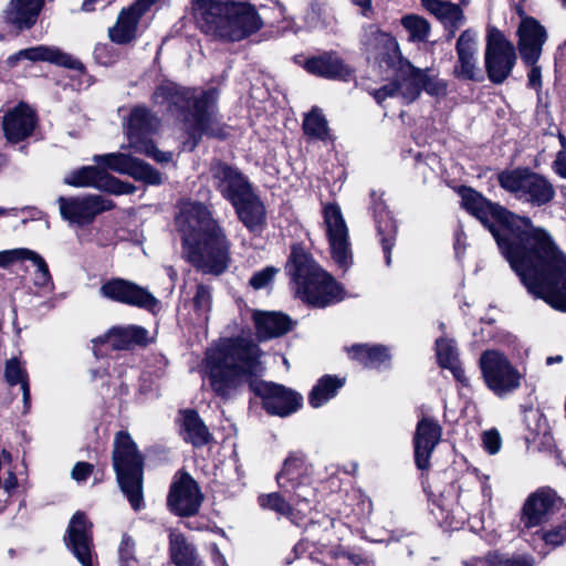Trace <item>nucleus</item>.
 <instances>
[{"instance_id":"21","label":"nucleus","mask_w":566,"mask_h":566,"mask_svg":"<svg viewBox=\"0 0 566 566\" xmlns=\"http://www.w3.org/2000/svg\"><path fill=\"white\" fill-rule=\"evenodd\" d=\"M210 174L213 186L230 202L252 189L248 179L237 168L220 160L211 163Z\"/></svg>"},{"instance_id":"30","label":"nucleus","mask_w":566,"mask_h":566,"mask_svg":"<svg viewBox=\"0 0 566 566\" xmlns=\"http://www.w3.org/2000/svg\"><path fill=\"white\" fill-rule=\"evenodd\" d=\"M312 467L306 462L302 452H291L283 463L282 470L276 474V482L284 492H290L298 481L308 480Z\"/></svg>"},{"instance_id":"40","label":"nucleus","mask_w":566,"mask_h":566,"mask_svg":"<svg viewBox=\"0 0 566 566\" xmlns=\"http://www.w3.org/2000/svg\"><path fill=\"white\" fill-rule=\"evenodd\" d=\"M349 354L367 368H381L389 365L388 349L381 345H354L349 349Z\"/></svg>"},{"instance_id":"13","label":"nucleus","mask_w":566,"mask_h":566,"mask_svg":"<svg viewBox=\"0 0 566 566\" xmlns=\"http://www.w3.org/2000/svg\"><path fill=\"white\" fill-rule=\"evenodd\" d=\"M203 496L198 483L185 471H178L170 484L167 505L178 516H192L200 509Z\"/></svg>"},{"instance_id":"24","label":"nucleus","mask_w":566,"mask_h":566,"mask_svg":"<svg viewBox=\"0 0 566 566\" xmlns=\"http://www.w3.org/2000/svg\"><path fill=\"white\" fill-rule=\"evenodd\" d=\"M566 514V503L551 486H541L533 491V527L554 522Z\"/></svg>"},{"instance_id":"10","label":"nucleus","mask_w":566,"mask_h":566,"mask_svg":"<svg viewBox=\"0 0 566 566\" xmlns=\"http://www.w3.org/2000/svg\"><path fill=\"white\" fill-rule=\"evenodd\" d=\"M480 367L488 387L497 396H505L521 385L522 375L497 350H486L481 355Z\"/></svg>"},{"instance_id":"50","label":"nucleus","mask_w":566,"mask_h":566,"mask_svg":"<svg viewBox=\"0 0 566 566\" xmlns=\"http://www.w3.org/2000/svg\"><path fill=\"white\" fill-rule=\"evenodd\" d=\"M259 504L285 517L291 516L293 512L291 504L276 492L260 495Z\"/></svg>"},{"instance_id":"38","label":"nucleus","mask_w":566,"mask_h":566,"mask_svg":"<svg viewBox=\"0 0 566 566\" xmlns=\"http://www.w3.org/2000/svg\"><path fill=\"white\" fill-rule=\"evenodd\" d=\"M427 10L433 14L446 28L450 29L453 36L464 22V14L459 4L453 2H424Z\"/></svg>"},{"instance_id":"58","label":"nucleus","mask_w":566,"mask_h":566,"mask_svg":"<svg viewBox=\"0 0 566 566\" xmlns=\"http://www.w3.org/2000/svg\"><path fill=\"white\" fill-rule=\"evenodd\" d=\"M29 250L27 248H17L0 251V268L6 269L17 262L27 261Z\"/></svg>"},{"instance_id":"23","label":"nucleus","mask_w":566,"mask_h":566,"mask_svg":"<svg viewBox=\"0 0 566 566\" xmlns=\"http://www.w3.org/2000/svg\"><path fill=\"white\" fill-rule=\"evenodd\" d=\"M361 42L369 57L380 65L384 63L387 66H394L400 59L397 41L376 25L365 29Z\"/></svg>"},{"instance_id":"5","label":"nucleus","mask_w":566,"mask_h":566,"mask_svg":"<svg viewBox=\"0 0 566 566\" xmlns=\"http://www.w3.org/2000/svg\"><path fill=\"white\" fill-rule=\"evenodd\" d=\"M533 297L556 311L566 308V254L552 234L533 226Z\"/></svg>"},{"instance_id":"39","label":"nucleus","mask_w":566,"mask_h":566,"mask_svg":"<svg viewBox=\"0 0 566 566\" xmlns=\"http://www.w3.org/2000/svg\"><path fill=\"white\" fill-rule=\"evenodd\" d=\"M420 69L407 63L400 70V78L395 81L397 87V96L401 97L405 103H412L421 93Z\"/></svg>"},{"instance_id":"36","label":"nucleus","mask_w":566,"mask_h":566,"mask_svg":"<svg viewBox=\"0 0 566 566\" xmlns=\"http://www.w3.org/2000/svg\"><path fill=\"white\" fill-rule=\"evenodd\" d=\"M438 363L442 368L449 369L454 378L464 384L467 381L464 369L461 367L458 349L453 339L440 337L436 340Z\"/></svg>"},{"instance_id":"9","label":"nucleus","mask_w":566,"mask_h":566,"mask_svg":"<svg viewBox=\"0 0 566 566\" xmlns=\"http://www.w3.org/2000/svg\"><path fill=\"white\" fill-rule=\"evenodd\" d=\"M159 119L146 106H135L125 123L128 138V148L137 154H144L157 163H169L172 154L159 150L150 139V135L158 128Z\"/></svg>"},{"instance_id":"2","label":"nucleus","mask_w":566,"mask_h":566,"mask_svg":"<svg viewBox=\"0 0 566 566\" xmlns=\"http://www.w3.org/2000/svg\"><path fill=\"white\" fill-rule=\"evenodd\" d=\"M261 349L243 337L224 338L207 350L203 374L212 392L228 401L262 371Z\"/></svg>"},{"instance_id":"45","label":"nucleus","mask_w":566,"mask_h":566,"mask_svg":"<svg viewBox=\"0 0 566 566\" xmlns=\"http://www.w3.org/2000/svg\"><path fill=\"white\" fill-rule=\"evenodd\" d=\"M547 31L538 20L533 18V90L542 85L541 69L535 65L541 56L543 44L547 40Z\"/></svg>"},{"instance_id":"43","label":"nucleus","mask_w":566,"mask_h":566,"mask_svg":"<svg viewBox=\"0 0 566 566\" xmlns=\"http://www.w3.org/2000/svg\"><path fill=\"white\" fill-rule=\"evenodd\" d=\"M4 379L10 386L20 384L23 394V402L28 406L30 401L29 377L25 368L15 357L7 360L4 367Z\"/></svg>"},{"instance_id":"26","label":"nucleus","mask_w":566,"mask_h":566,"mask_svg":"<svg viewBox=\"0 0 566 566\" xmlns=\"http://www.w3.org/2000/svg\"><path fill=\"white\" fill-rule=\"evenodd\" d=\"M150 2H133L124 8L114 27L108 29L109 39L117 44H127L136 36L142 15L148 10Z\"/></svg>"},{"instance_id":"8","label":"nucleus","mask_w":566,"mask_h":566,"mask_svg":"<svg viewBox=\"0 0 566 566\" xmlns=\"http://www.w3.org/2000/svg\"><path fill=\"white\" fill-rule=\"evenodd\" d=\"M113 465L120 490L127 496L132 507L138 511L143 506L144 459L136 443L127 432L119 431L114 440Z\"/></svg>"},{"instance_id":"64","label":"nucleus","mask_w":566,"mask_h":566,"mask_svg":"<svg viewBox=\"0 0 566 566\" xmlns=\"http://www.w3.org/2000/svg\"><path fill=\"white\" fill-rule=\"evenodd\" d=\"M211 559L216 566H229L226 562L224 556L221 554L220 549L216 544L210 546Z\"/></svg>"},{"instance_id":"12","label":"nucleus","mask_w":566,"mask_h":566,"mask_svg":"<svg viewBox=\"0 0 566 566\" xmlns=\"http://www.w3.org/2000/svg\"><path fill=\"white\" fill-rule=\"evenodd\" d=\"M323 218L332 258L339 268L346 270L352 264L353 255L348 229L340 208L335 203L325 205Z\"/></svg>"},{"instance_id":"59","label":"nucleus","mask_w":566,"mask_h":566,"mask_svg":"<svg viewBox=\"0 0 566 566\" xmlns=\"http://www.w3.org/2000/svg\"><path fill=\"white\" fill-rule=\"evenodd\" d=\"M483 448L490 454H496L502 446L500 432L496 429H490L482 433Z\"/></svg>"},{"instance_id":"47","label":"nucleus","mask_w":566,"mask_h":566,"mask_svg":"<svg viewBox=\"0 0 566 566\" xmlns=\"http://www.w3.org/2000/svg\"><path fill=\"white\" fill-rule=\"evenodd\" d=\"M304 133L313 138L325 140L328 137L327 120L321 109L314 107L303 122Z\"/></svg>"},{"instance_id":"31","label":"nucleus","mask_w":566,"mask_h":566,"mask_svg":"<svg viewBox=\"0 0 566 566\" xmlns=\"http://www.w3.org/2000/svg\"><path fill=\"white\" fill-rule=\"evenodd\" d=\"M253 319L260 340L280 337L291 331L292 319L280 312H255Z\"/></svg>"},{"instance_id":"53","label":"nucleus","mask_w":566,"mask_h":566,"mask_svg":"<svg viewBox=\"0 0 566 566\" xmlns=\"http://www.w3.org/2000/svg\"><path fill=\"white\" fill-rule=\"evenodd\" d=\"M405 29L410 33V39L415 41H423L427 39L430 27L429 23L417 15H407L401 20Z\"/></svg>"},{"instance_id":"4","label":"nucleus","mask_w":566,"mask_h":566,"mask_svg":"<svg viewBox=\"0 0 566 566\" xmlns=\"http://www.w3.org/2000/svg\"><path fill=\"white\" fill-rule=\"evenodd\" d=\"M217 88L197 91L172 82L158 85L151 99L169 112L185 117L188 133L195 145L201 136L223 137V129L216 115Z\"/></svg>"},{"instance_id":"29","label":"nucleus","mask_w":566,"mask_h":566,"mask_svg":"<svg viewBox=\"0 0 566 566\" xmlns=\"http://www.w3.org/2000/svg\"><path fill=\"white\" fill-rule=\"evenodd\" d=\"M148 331L142 326H117L108 331L103 337L95 339L98 344H108L114 350L129 349L136 345L147 343Z\"/></svg>"},{"instance_id":"6","label":"nucleus","mask_w":566,"mask_h":566,"mask_svg":"<svg viewBox=\"0 0 566 566\" xmlns=\"http://www.w3.org/2000/svg\"><path fill=\"white\" fill-rule=\"evenodd\" d=\"M192 10L205 33L229 41H240L262 27L250 2H195Z\"/></svg>"},{"instance_id":"32","label":"nucleus","mask_w":566,"mask_h":566,"mask_svg":"<svg viewBox=\"0 0 566 566\" xmlns=\"http://www.w3.org/2000/svg\"><path fill=\"white\" fill-rule=\"evenodd\" d=\"M181 437L186 442L195 448H201L212 439L207 426L195 410H184L180 412Z\"/></svg>"},{"instance_id":"28","label":"nucleus","mask_w":566,"mask_h":566,"mask_svg":"<svg viewBox=\"0 0 566 566\" xmlns=\"http://www.w3.org/2000/svg\"><path fill=\"white\" fill-rule=\"evenodd\" d=\"M231 203L234 207L240 221L251 232L262 231L265 224V208L252 189Z\"/></svg>"},{"instance_id":"22","label":"nucleus","mask_w":566,"mask_h":566,"mask_svg":"<svg viewBox=\"0 0 566 566\" xmlns=\"http://www.w3.org/2000/svg\"><path fill=\"white\" fill-rule=\"evenodd\" d=\"M442 428L432 418L423 417L417 423L413 436L415 463L420 470L430 468V458L441 440Z\"/></svg>"},{"instance_id":"18","label":"nucleus","mask_w":566,"mask_h":566,"mask_svg":"<svg viewBox=\"0 0 566 566\" xmlns=\"http://www.w3.org/2000/svg\"><path fill=\"white\" fill-rule=\"evenodd\" d=\"M66 547L82 566L93 564L92 524L82 512H76L71 518L64 536Z\"/></svg>"},{"instance_id":"48","label":"nucleus","mask_w":566,"mask_h":566,"mask_svg":"<svg viewBox=\"0 0 566 566\" xmlns=\"http://www.w3.org/2000/svg\"><path fill=\"white\" fill-rule=\"evenodd\" d=\"M515 8L521 18L517 29L518 50L522 60L528 65L531 64V18L524 15V11L520 4L515 6Z\"/></svg>"},{"instance_id":"42","label":"nucleus","mask_w":566,"mask_h":566,"mask_svg":"<svg viewBox=\"0 0 566 566\" xmlns=\"http://www.w3.org/2000/svg\"><path fill=\"white\" fill-rule=\"evenodd\" d=\"M170 555L176 566H202L195 547L181 534H170Z\"/></svg>"},{"instance_id":"17","label":"nucleus","mask_w":566,"mask_h":566,"mask_svg":"<svg viewBox=\"0 0 566 566\" xmlns=\"http://www.w3.org/2000/svg\"><path fill=\"white\" fill-rule=\"evenodd\" d=\"M479 42L476 32L468 29L457 40V62L453 66V75L463 81L480 82L483 80L478 59Z\"/></svg>"},{"instance_id":"37","label":"nucleus","mask_w":566,"mask_h":566,"mask_svg":"<svg viewBox=\"0 0 566 566\" xmlns=\"http://www.w3.org/2000/svg\"><path fill=\"white\" fill-rule=\"evenodd\" d=\"M497 179L505 190L514 193L517 198H525L528 201L531 195V170L527 167L502 171L499 174Z\"/></svg>"},{"instance_id":"46","label":"nucleus","mask_w":566,"mask_h":566,"mask_svg":"<svg viewBox=\"0 0 566 566\" xmlns=\"http://www.w3.org/2000/svg\"><path fill=\"white\" fill-rule=\"evenodd\" d=\"M556 196L553 184L545 176L533 171V207H542Z\"/></svg>"},{"instance_id":"19","label":"nucleus","mask_w":566,"mask_h":566,"mask_svg":"<svg viewBox=\"0 0 566 566\" xmlns=\"http://www.w3.org/2000/svg\"><path fill=\"white\" fill-rule=\"evenodd\" d=\"M262 397L263 408L271 415L287 417L300 409L303 397L286 387L273 382H263L255 388Z\"/></svg>"},{"instance_id":"11","label":"nucleus","mask_w":566,"mask_h":566,"mask_svg":"<svg viewBox=\"0 0 566 566\" xmlns=\"http://www.w3.org/2000/svg\"><path fill=\"white\" fill-rule=\"evenodd\" d=\"M516 54L514 46L496 28H490L486 34L484 64L489 80L494 84L503 83L510 75Z\"/></svg>"},{"instance_id":"7","label":"nucleus","mask_w":566,"mask_h":566,"mask_svg":"<svg viewBox=\"0 0 566 566\" xmlns=\"http://www.w3.org/2000/svg\"><path fill=\"white\" fill-rule=\"evenodd\" d=\"M286 271L296 286L297 296L310 305L326 307L342 300L340 290L334 279L304 248H292Z\"/></svg>"},{"instance_id":"44","label":"nucleus","mask_w":566,"mask_h":566,"mask_svg":"<svg viewBox=\"0 0 566 566\" xmlns=\"http://www.w3.org/2000/svg\"><path fill=\"white\" fill-rule=\"evenodd\" d=\"M377 230L380 235L385 261L387 265L391 263V248L394 245L397 226L388 212H380L377 216Z\"/></svg>"},{"instance_id":"57","label":"nucleus","mask_w":566,"mask_h":566,"mask_svg":"<svg viewBox=\"0 0 566 566\" xmlns=\"http://www.w3.org/2000/svg\"><path fill=\"white\" fill-rule=\"evenodd\" d=\"M279 270L274 266H266L261 271L255 272L249 283L254 290L266 287L275 277Z\"/></svg>"},{"instance_id":"55","label":"nucleus","mask_w":566,"mask_h":566,"mask_svg":"<svg viewBox=\"0 0 566 566\" xmlns=\"http://www.w3.org/2000/svg\"><path fill=\"white\" fill-rule=\"evenodd\" d=\"M118 556L120 566H138V560L135 557V542L126 534L122 537Z\"/></svg>"},{"instance_id":"60","label":"nucleus","mask_w":566,"mask_h":566,"mask_svg":"<svg viewBox=\"0 0 566 566\" xmlns=\"http://www.w3.org/2000/svg\"><path fill=\"white\" fill-rule=\"evenodd\" d=\"M289 493L295 496L296 503H308L311 499L314 496V489L310 485L308 480H302L296 482L295 486H292Z\"/></svg>"},{"instance_id":"20","label":"nucleus","mask_w":566,"mask_h":566,"mask_svg":"<svg viewBox=\"0 0 566 566\" xmlns=\"http://www.w3.org/2000/svg\"><path fill=\"white\" fill-rule=\"evenodd\" d=\"M101 294L124 304L153 310L158 300L146 289L123 279H113L101 286Z\"/></svg>"},{"instance_id":"51","label":"nucleus","mask_w":566,"mask_h":566,"mask_svg":"<svg viewBox=\"0 0 566 566\" xmlns=\"http://www.w3.org/2000/svg\"><path fill=\"white\" fill-rule=\"evenodd\" d=\"M419 80L421 91H424L427 94L436 97H441L447 94V82L439 78L437 75L430 74L428 70L420 69Z\"/></svg>"},{"instance_id":"35","label":"nucleus","mask_w":566,"mask_h":566,"mask_svg":"<svg viewBox=\"0 0 566 566\" xmlns=\"http://www.w3.org/2000/svg\"><path fill=\"white\" fill-rule=\"evenodd\" d=\"M538 530L533 532V537H537L548 547L547 552H539L543 557L549 551L556 549L566 544V514L557 517L554 522L538 525Z\"/></svg>"},{"instance_id":"63","label":"nucleus","mask_w":566,"mask_h":566,"mask_svg":"<svg viewBox=\"0 0 566 566\" xmlns=\"http://www.w3.org/2000/svg\"><path fill=\"white\" fill-rule=\"evenodd\" d=\"M553 170L560 178L566 179V155L563 151H558L556 159L553 163Z\"/></svg>"},{"instance_id":"1","label":"nucleus","mask_w":566,"mask_h":566,"mask_svg":"<svg viewBox=\"0 0 566 566\" xmlns=\"http://www.w3.org/2000/svg\"><path fill=\"white\" fill-rule=\"evenodd\" d=\"M462 206L492 233L511 268L531 293V223L471 188L461 190Z\"/></svg>"},{"instance_id":"34","label":"nucleus","mask_w":566,"mask_h":566,"mask_svg":"<svg viewBox=\"0 0 566 566\" xmlns=\"http://www.w3.org/2000/svg\"><path fill=\"white\" fill-rule=\"evenodd\" d=\"M305 69L314 75L326 78H344L349 73L342 60L334 54H323L308 59Z\"/></svg>"},{"instance_id":"52","label":"nucleus","mask_w":566,"mask_h":566,"mask_svg":"<svg viewBox=\"0 0 566 566\" xmlns=\"http://www.w3.org/2000/svg\"><path fill=\"white\" fill-rule=\"evenodd\" d=\"M27 261H31L36 268L34 273V285L45 287L52 283V276L45 260L35 251L29 250Z\"/></svg>"},{"instance_id":"56","label":"nucleus","mask_w":566,"mask_h":566,"mask_svg":"<svg viewBox=\"0 0 566 566\" xmlns=\"http://www.w3.org/2000/svg\"><path fill=\"white\" fill-rule=\"evenodd\" d=\"M211 301H212V297H211V290L210 287L203 285V284H199L197 286V291H196V294L193 296V306H195V310L201 314V315H206L210 308H211Z\"/></svg>"},{"instance_id":"41","label":"nucleus","mask_w":566,"mask_h":566,"mask_svg":"<svg viewBox=\"0 0 566 566\" xmlns=\"http://www.w3.org/2000/svg\"><path fill=\"white\" fill-rule=\"evenodd\" d=\"M345 379L332 375L321 377L308 395V402L313 408H318L336 396L344 386Z\"/></svg>"},{"instance_id":"16","label":"nucleus","mask_w":566,"mask_h":566,"mask_svg":"<svg viewBox=\"0 0 566 566\" xmlns=\"http://www.w3.org/2000/svg\"><path fill=\"white\" fill-rule=\"evenodd\" d=\"M66 185L73 187H92L114 195L133 193L135 186L109 175L101 166H83L71 171L64 178Z\"/></svg>"},{"instance_id":"54","label":"nucleus","mask_w":566,"mask_h":566,"mask_svg":"<svg viewBox=\"0 0 566 566\" xmlns=\"http://www.w3.org/2000/svg\"><path fill=\"white\" fill-rule=\"evenodd\" d=\"M486 566H531L525 555H504L499 552H491L485 556Z\"/></svg>"},{"instance_id":"49","label":"nucleus","mask_w":566,"mask_h":566,"mask_svg":"<svg viewBox=\"0 0 566 566\" xmlns=\"http://www.w3.org/2000/svg\"><path fill=\"white\" fill-rule=\"evenodd\" d=\"M533 444H536L538 452L554 458L557 464L564 463L562 452L558 450L554 437L548 429H544L542 434L537 433L536 437H533Z\"/></svg>"},{"instance_id":"61","label":"nucleus","mask_w":566,"mask_h":566,"mask_svg":"<svg viewBox=\"0 0 566 566\" xmlns=\"http://www.w3.org/2000/svg\"><path fill=\"white\" fill-rule=\"evenodd\" d=\"M93 472V465L87 462H77L72 470V478L77 482L85 481Z\"/></svg>"},{"instance_id":"27","label":"nucleus","mask_w":566,"mask_h":566,"mask_svg":"<svg viewBox=\"0 0 566 566\" xmlns=\"http://www.w3.org/2000/svg\"><path fill=\"white\" fill-rule=\"evenodd\" d=\"M21 59L30 60L32 62L43 61L52 64L64 66L70 70L83 71L84 65L77 59L61 51L57 48L39 45L20 50L14 55L9 57L10 62H17Z\"/></svg>"},{"instance_id":"15","label":"nucleus","mask_w":566,"mask_h":566,"mask_svg":"<svg viewBox=\"0 0 566 566\" xmlns=\"http://www.w3.org/2000/svg\"><path fill=\"white\" fill-rule=\"evenodd\" d=\"M94 163L102 168L113 170L122 175H128L135 180L143 181L148 185H160L161 175L149 164L137 159L125 153H111L104 155H95Z\"/></svg>"},{"instance_id":"62","label":"nucleus","mask_w":566,"mask_h":566,"mask_svg":"<svg viewBox=\"0 0 566 566\" xmlns=\"http://www.w3.org/2000/svg\"><path fill=\"white\" fill-rule=\"evenodd\" d=\"M396 82L384 85L382 87L373 92L374 98L378 104H381L387 97L397 96Z\"/></svg>"},{"instance_id":"14","label":"nucleus","mask_w":566,"mask_h":566,"mask_svg":"<svg viewBox=\"0 0 566 566\" xmlns=\"http://www.w3.org/2000/svg\"><path fill=\"white\" fill-rule=\"evenodd\" d=\"M57 203L62 218L77 226L90 224L97 214L112 210L115 206L112 200L101 195L60 197Z\"/></svg>"},{"instance_id":"3","label":"nucleus","mask_w":566,"mask_h":566,"mask_svg":"<svg viewBox=\"0 0 566 566\" xmlns=\"http://www.w3.org/2000/svg\"><path fill=\"white\" fill-rule=\"evenodd\" d=\"M182 218V243L187 260L206 274H222L230 263V242L223 229L200 202L191 203Z\"/></svg>"},{"instance_id":"33","label":"nucleus","mask_w":566,"mask_h":566,"mask_svg":"<svg viewBox=\"0 0 566 566\" xmlns=\"http://www.w3.org/2000/svg\"><path fill=\"white\" fill-rule=\"evenodd\" d=\"M43 2H9L3 11L4 21L19 29H30L38 20Z\"/></svg>"},{"instance_id":"25","label":"nucleus","mask_w":566,"mask_h":566,"mask_svg":"<svg viewBox=\"0 0 566 566\" xmlns=\"http://www.w3.org/2000/svg\"><path fill=\"white\" fill-rule=\"evenodd\" d=\"M35 113L24 103L18 104L3 116L2 128L10 143H19L28 138L34 130Z\"/></svg>"}]
</instances>
